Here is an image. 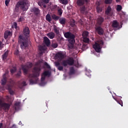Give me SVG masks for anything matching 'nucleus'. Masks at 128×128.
I'll list each match as a JSON object with an SVG mask.
<instances>
[{
    "label": "nucleus",
    "mask_w": 128,
    "mask_h": 128,
    "mask_svg": "<svg viewBox=\"0 0 128 128\" xmlns=\"http://www.w3.org/2000/svg\"><path fill=\"white\" fill-rule=\"evenodd\" d=\"M42 63L40 61H38L36 64V66L33 70V74H30L29 75V78L30 84H38V76H40V70H42Z\"/></svg>",
    "instance_id": "f257e3e1"
},
{
    "label": "nucleus",
    "mask_w": 128,
    "mask_h": 128,
    "mask_svg": "<svg viewBox=\"0 0 128 128\" xmlns=\"http://www.w3.org/2000/svg\"><path fill=\"white\" fill-rule=\"evenodd\" d=\"M28 6L30 4L28 3V0H22L18 2L16 5L15 10H18V8H20L22 10H28Z\"/></svg>",
    "instance_id": "f03ea898"
},
{
    "label": "nucleus",
    "mask_w": 128,
    "mask_h": 128,
    "mask_svg": "<svg viewBox=\"0 0 128 128\" xmlns=\"http://www.w3.org/2000/svg\"><path fill=\"white\" fill-rule=\"evenodd\" d=\"M19 42L20 44V48L22 50H24L26 48H28V38H24L22 36H19Z\"/></svg>",
    "instance_id": "7ed1b4c3"
},
{
    "label": "nucleus",
    "mask_w": 128,
    "mask_h": 128,
    "mask_svg": "<svg viewBox=\"0 0 128 128\" xmlns=\"http://www.w3.org/2000/svg\"><path fill=\"white\" fill-rule=\"evenodd\" d=\"M62 64L64 66H66L68 64V66H72L74 64L76 68H78V62H77L76 64H74V58H70L67 60H64L62 62Z\"/></svg>",
    "instance_id": "20e7f679"
},
{
    "label": "nucleus",
    "mask_w": 128,
    "mask_h": 128,
    "mask_svg": "<svg viewBox=\"0 0 128 128\" xmlns=\"http://www.w3.org/2000/svg\"><path fill=\"white\" fill-rule=\"evenodd\" d=\"M103 46L104 41L100 40L99 41L96 42L95 44H93L92 46L96 52H100V50H102V48Z\"/></svg>",
    "instance_id": "39448f33"
},
{
    "label": "nucleus",
    "mask_w": 128,
    "mask_h": 128,
    "mask_svg": "<svg viewBox=\"0 0 128 128\" xmlns=\"http://www.w3.org/2000/svg\"><path fill=\"white\" fill-rule=\"evenodd\" d=\"M50 76V71H45L44 72L42 75L41 82L40 84V86H46V83H44V82L46 78V76Z\"/></svg>",
    "instance_id": "423d86ee"
},
{
    "label": "nucleus",
    "mask_w": 128,
    "mask_h": 128,
    "mask_svg": "<svg viewBox=\"0 0 128 128\" xmlns=\"http://www.w3.org/2000/svg\"><path fill=\"white\" fill-rule=\"evenodd\" d=\"M32 64L30 62H28L25 66H21L24 74H28V69L30 68H32Z\"/></svg>",
    "instance_id": "0eeeda50"
},
{
    "label": "nucleus",
    "mask_w": 128,
    "mask_h": 128,
    "mask_svg": "<svg viewBox=\"0 0 128 128\" xmlns=\"http://www.w3.org/2000/svg\"><path fill=\"white\" fill-rule=\"evenodd\" d=\"M10 105L4 102V99L0 98V108H3L4 110H8L10 108Z\"/></svg>",
    "instance_id": "6e6552de"
},
{
    "label": "nucleus",
    "mask_w": 128,
    "mask_h": 128,
    "mask_svg": "<svg viewBox=\"0 0 128 128\" xmlns=\"http://www.w3.org/2000/svg\"><path fill=\"white\" fill-rule=\"evenodd\" d=\"M14 84V80H10V84L7 85L6 87V90H8L11 96H14V91L12 90V84Z\"/></svg>",
    "instance_id": "1a4fd4ad"
},
{
    "label": "nucleus",
    "mask_w": 128,
    "mask_h": 128,
    "mask_svg": "<svg viewBox=\"0 0 128 128\" xmlns=\"http://www.w3.org/2000/svg\"><path fill=\"white\" fill-rule=\"evenodd\" d=\"M64 36L66 38H68V41L74 40V35L70 33V32H66L64 34Z\"/></svg>",
    "instance_id": "9d476101"
},
{
    "label": "nucleus",
    "mask_w": 128,
    "mask_h": 128,
    "mask_svg": "<svg viewBox=\"0 0 128 128\" xmlns=\"http://www.w3.org/2000/svg\"><path fill=\"white\" fill-rule=\"evenodd\" d=\"M95 30L96 32H97L98 34H100V36L104 34V29L100 27V26H96Z\"/></svg>",
    "instance_id": "9b49d317"
},
{
    "label": "nucleus",
    "mask_w": 128,
    "mask_h": 128,
    "mask_svg": "<svg viewBox=\"0 0 128 128\" xmlns=\"http://www.w3.org/2000/svg\"><path fill=\"white\" fill-rule=\"evenodd\" d=\"M56 58L58 60H62L64 58V54L62 52H58L56 54Z\"/></svg>",
    "instance_id": "f8f14e48"
},
{
    "label": "nucleus",
    "mask_w": 128,
    "mask_h": 128,
    "mask_svg": "<svg viewBox=\"0 0 128 128\" xmlns=\"http://www.w3.org/2000/svg\"><path fill=\"white\" fill-rule=\"evenodd\" d=\"M106 14H107V16H112V14H114V12H112V8H110V6H108L107 8V9L106 11Z\"/></svg>",
    "instance_id": "ddd939ff"
},
{
    "label": "nucleus",
    "mask_w": 128,
    "mask_h": 128,
    "mask_svg": "<svg viewBox=\"0 0 128 128\" xmlns=\"http://www.w3.org/2000/svg\"><path fill=\"white\" fill-rule=\"evenodd\" d=\"M31 12H34L36 14V16H38V14H40V9L38 8H33L31 9Z\"/></svg>",
    "instance_id": "4468645a"
},
{
    "label": "nucleus",
    "mask_w": 128,
    "mask_h": 128,
    "mask_svg": "<svg viewBox=\"0 0 128 128\" xmlns=\"http://www.w3.org/2000/svg\"><path fill=\"white\" fill-rule=\"evenodd\" d=\"M68 48L69 49H72L74 48V42H76V40L74 39H72V40H70L68 41Z\"/></svg>",
    "instance_id": "2eb2a0df"
},
{
    "label": "nucleus",
    "mask_w": 128,
    "mask_h": 128,
    "mask_svg": "<svg viewBox=\"0 0 128 128\" xmlns=\"http://www.w3.org/2000/svg\"><path fill=\"white\" fill-rule=\"evenodd\" d=\"M39 50H40V54H42V53L44 52L46 50V46H39Z\"/></svg>",
    "instance_id": "dca6fc26"
},
{
    "label": "nucleus",
    "mask_w": 128,
    "mask_h": 128,
    "mask_svg": "<svg viewBox=\"0 0 128 128\" xmlns=\"http://www.w3.org/2000/svg\"><path fill=\"white\" fill-rule=\"evenodd\" d=\"M23 33L26 36H28V34H30V28L28 27H26L23 30Z\"/></svg>",
    "instance_id": "f3484780"
},
{
    "label": "nucleus",
    "mask_w": 128,
    "mask_h": 128,
    "mask_svg": "<svg viewBox=\"0 0 128 128\" xmlns=\"http://www.w3.org/2000/svg\"><path fill=\"white\" fill-rule=\"evenodd\" d=\"M44 44H46V46H50V39H48V37H44Z\"/></svg>",
    "instance_id": "a211bd4d"
},
{
    "label": "nucleus",
    "mask_w": 128,
    "mask_h": 128,
    "mask_svg": "<svg viewBox=\"0 0 128 128\" xmlns=\"http://www.w3.org/2000/svg\"><path fill=\"white\" fill-rule=\"evenodd\" d=\"M59 22L60 24L64 26V24H66V19L64 18H59Z\"/></svg>",
    "instance_id": "6ab92c4d"
},
{
    "label": "nucleus",
    "mask_w": 128,
    "mask_h": 128,
    "mask_svg": "<svg viewBox=\"0 0 128 128\" xmlns=\"http://www.w3.org/2000/svg\"><path fill=\"white\" fill-rule=\"evenodd\" d=\"M112 28H122V26L120 27V26L118 25V22L116 20H114L112 22Z\"/></svg>",
    "instance_id": "aec40b11"
},
{
    "label": "nucleus",
    "mask_w": 128,
    "mask_h": 128,
    "mask_svg": "<svg viewBox=\"0 0 128 128\" xmlns=\"http://www.w3.org/2000/svg\"><path fill=\"white\" fill-rule=\"evenodd\" d=\"M55 66L58 68V70H64V67L60 66V64L59 62H55Z\"/></svg>",
    "instance_id": "412c9836"
},
{
    "label": "nucleus",
    "mask_w": 128,
    "mask_h": 128,
    "mask_svg": "<svg viewBox=\"0 0 128 128\" xmlns=\"http://www.w3.org/2000/svg\"><path fill=\"white\" fill-rule=\"evenodd\" d=\"M88 2V0H78L77 4L78 6H82L84 4V2Z\"/></svg>",
    "instance_id": "4be33fe9"
},
{
    "label": "nucleus",
    "mask_w": 128,
    "mask_h": 128,
    "mask_svg": "<svg viewBox=\"0 0 128 128\" xmlns=\"http://www.w3.org/2000/svg\"><path fill=\"white\" fill-rule=\"evenodd\" d=\"M55 36L56 35L54 33V32H50L47 34V36H48L49 38H50V40H52V38H54Z\"/></svg>",
    "instance_id": "5701e85b"
},
{
    "label": "nucleus",
    "mask_w": 128,
    "mask_h": 128,
    "mask_svg": "<svg viewBox=\"0 0 128 128\" xmlns=\"http://www.w3.org/2000/svg\"><path fill=\"white\" fill-rule=\"evenodd\" d=\"M14 108L16 110H20V102H16L14 104Z\"/></svg>",
    "instance_id": "b1692460"
},
{
    "label": "nucleus",
    "mask_w": 128,
    "mask_h": 128,
    "mask_svg": "<svg viewBox=\"0 0 128 128\" xmlns=\"http://www.w3.org/2000/svg\"><path fill=\"white\" fill-rule=\"evenodd\" d=\"M104 18L102 16H99L98 18V24L99 26H100L102 22H104Z\"/></svg>",
    "instance_id": "393cba45"
},
{
    "label": "nucleus",
    "mask_w": 128,
    "mask_h": 128,
    "mask_svg": "<svg viewBox=\"0 0 128 128\" xmlns=\"http://www.w3.org/2000/svg\"><path fill=\"white\" fill-rule=\"evenodd\" d=\"M24 86H26V82L23 81L22 82H19L18 83V86L20 88H22V87Z\"/></svg>",
    "instance_id": "a878e982"
},
{
    "label": "nucleus",
    "mask_w": 128,
    "mask_h": 128,
    "mask_svg": "<svg viewBox=\"0 0 128 128\" xmlns=\"http://www.w3.org/2000/svg\"><path fill=\"white\" fill-rule=\"evenodd\" d=\"M10 34H12V32L10 31H6L4 34V38L6 40V38H8V36H10Z\"/></svg>",
    "instance_id": "bb28decb"
},
{
    "label": "nucleus",
    "mask_w": 128,
    "mask_h": 128,
    "mask_svg": "<svg viewBox=\"0 0 128 128\" xmlns=\"http://www.w3.org/2000/svg\"><path fill=\"white\" fill-rule=\"evenodd\" d=\"M8 56V52L6 51L2 56V58L3 60H6Z\"/></svg>",
    "instance_id": "cd10ccee"
},
{
    "label": "nucleus",
    "mask_w": 128,
    "mask_h": 128,
    "mask_svg": "<svg viewBox=\"0 0 128 128\" xmlns=\"http://www.w3.org/2000/svg\"><path fill=\"white\" fill-rule=\"evenodd\" d=\"M6 83V74L4 75L3 78L2 80V84L4 86Z\"/></svg>",
    "instance_id": "c85d7f7f"
},
{
    "label": "nucleus",
    "mask_w": 128,
    "mask_h": 128,
    "mask_svg": "<svg viewBox=\"0 0 128 128\" xmlns=\"http://www.w3.org/2000/svg\"><path fill=\"white\" fill-rule=\"evenodd\" d=\"M52 20H60V16H56V15L54 14L52 15Z\"/></svg>",
    "instance_id": "c756f323"
},
{
    "label": "nucleus",
    "mask_w": 128,
    "mask_h": 128,
    "mask_svg": "<svg viewBox=\"0 0 128 128\" xmlns=\"http://www.w3.org/2000/svg\"><path fill=\"white\" fill-rule=\"evenodd\" d=\"M46 18L47 22H52V17L50 16V14H48L46 16Z\"/></svg>",
    "instance_id": "7c9ffc66"
},
{
    "label": "nucleus",
    "mask_w": 128,
    "mask_h": 128,
    "mask_svg": "<svg viewBox=\"0 0 128 128\" xmlns=\"http://www.w3.org/2000/svg\"><path fill=\"white\" fill-rule=\"evenodd\" d=\"M54 32H56V34H60V30H58V28L56 26H54Z\"/></svg>",
    "instance_id": "2f4dec72"
},
{
    "label": "nucleus",
    "mask_w": 128,
    "mask_h": 128,
    "mask_svg": "<svg viewBox=\"0 0 128 128\" xmlns=\"http://www.w3.org/2000/svg\"><path fill=\"white\" fill-rule=\"evenodd\" d=\"M75 70L74 68L72 67L70 68V71L69 72V74L70 76L72 74H74Z\"/></svg>",
    "instance_id": "473e14b6"
},
{
    "label": "nucleus",
    "mask_w": 128,
    "mask_h": 128,
    "mask_svg": "<svg viewBox=\"0 0 128 128\" xmlns=\"http://www.w3.org/2000/svg\"><path fill=\"white\" fill-rule=\"evenodd\" d=\"M82 38H88V32L85 31L82 33Z\"/></svg>",
    "instance_id": "72a5a7b5"
},
{
    "label": "nucleus",
    "mask_w": 128,
    "mask_h": 128,
    "mask_svg": "<svg viewBox=\"0 0 128 128\" xmlns=\"http://www.w3.org/2000/svg\"><path fill=\"white\" fill-rule=\"evenodd\" d=\"M60 2L62 4H68V0H60Z\"/></svg>",
    "instance_id": "f704fd0d"
},
{
    "label": "nucleus",
    "mask_w": 128,
    "mask_h": 128,
    "mask_svg": "<svg viewBox=\"0 0 128 128\" xmlns=\"http://www.w3.org/2000/svg\"><path fill=\"white\" fill-rule=\"evenodd\" d=\"M83 42L88 44L90 42V39L88 37H83Z\"/></svg>",
    "instance_id": "c9c22d12"
},
{
    "label": "nucleus",
    "mask_w": 128,
    "mask_h": 128,
    "mask_svg": "<svg viewBox=\"0 0 128 128\" xmlns=\"http://www.w3.org/2000/svg\"><path fill=\"white\" fill-rule=\"evenodd\" d=\"M122 10V7L120 5H117L116 7V11L117 12H120L121 10Z\"/></svg>",
    "instance_id": "e433bc0d"
},
{
    "label": "nucleus",
    "mask_w": 128,
    "mask_h": 128,
    "mask_svg": "<svg viewBox=\"0 0 128 128\" xmlns=\"http://www.w3.org/2000/svg\"><path fill=\"white\" fill-rule=\"evenodd\" d=\"M81 12L82 14H86V7L82 6L81 8Z\"/></svg>",
    "instance_id": "4c0bfd02"
},
{
    "label": "nucleus",
    "mask_w": 128,
    "mask_h": 128,
    "mask_svg": "<svg viewBox=\"0 0 128 128\" xmlns=\"http://www.w3.org/2000/svg\"><path fill=\"white\" fill-rule=\"evenodd\" d=\"M58 16H62V10L59 9L58 10Z\"/></svg>",
    "instance_id": "58836bf2"
},
{
    "label": "nucleus",
    "mask_w": 128,
    "mask_h": 128,
    "mask_svg": "<svg viewBox=\"0 0 128 128\" xmlns=\"http://www.w3.org/2000/svg\"><path fill=\"white\" fill-rule=\"evenodd\" d=\"M12 28H16V30H18V24L16 22H14L12 25Z\"/></svg>",
    "instance_id": "ea45409f"
},
{
    "label": "nucleus",
    "mask_w": 128,
    "mask_h": 128,
    "mask_svg": "<svg viewBox=\"0 0 128 128\" xmlns=\"http://www.w3.org/2000/svg\"><path fill=\"white\" fill-rule=\"evenodd\" d=\"M24 18L22 16H20L18 20V22H24Z\"/></svg>",
    "instance_id": "a19ab883"
},
{
    "label": "nucleus",
    "mask_w": 128,
    "mask_h": 128,
    "mask_svg": "<svg viewBox=\"0 0 128 128\" xmlns=\"http://www.w3.org/2000/svg\"><path fill=\"white\" fill-rule=\"evenodd\" d=\"M16 72V68L14 67L11 70H10V72L11 74H14V72Z\"/></svg>",
    "instance_id": "79ce46f5"
},
{
    "label": "nucleus",
    "mask_w": 128,
    "mask_h": 128,
    "mask_svg": "<svg viewBox=\"0 0 128 128\" xmlns=\"http://www.w3.org/2000/svg\"><path fill=\"white\" fill-rule=\"evenodd\" d=\"M112 0H105V4H112Z\"/></svg>",
    "instance_id": "37998d69"
},
{
    "label": "nucleus",
    "mask_w": 128,
    "mask_h": 128,
    "mask_svg": "<svg viewBox=\"0 0 128 128\" xmlns=\"http://www.w3.org/2000/svg\"><path fill=\"white\" fill-rule=\"evenodd\" d=\"M10 0H5V4L6 6H8V4H10Z\"/></svg>",
    "instance_id": "c03bdc74"
},
{
    "label": "nucleus",
    "mask_w": 128,
    "mask_h": 128,
    "mask_svg": "<svg viewBox=\"0 0 128 128\" xmlns=\"http://www.w3.org/2000/svg\"><path fill=\"white\" fill-rule=\"evenodd\" d=\"M96 10L98 12H102V9L101 8H100L98 6H97L96 8Z\"/></svg>",
    "instance_id": "a18cd8bd"
},
{
    "label": "nucleus",
    "mask_w": 128,
    "mask_h": 128,
    "mask_svg": "<svg viewBox=\"0 0 128 128\" xmlns=\"http://www.w3.org/2000/svg\"><path fill=\"white\" fill-rule=\"evenodd\" d=\"M44 65L47 68H50V66L48 63L44 62Z\"/></svg>",
    "instance_id": "49530a36"
},
{
    "label": "nucleus",
    "mask_w": 128,
    "mask_h": 128,
    "mask_svg": "<svg viewBox=\"0 0 128 128\" xmlns=\"http://www.w3.org/2000/svg\"><path fill=\"white\" fill-rule=\"evenodd\" d=\"M52 46L54 48H58V44L54 43L52 44Z\"/></svg>",
    "instance_id": "de8ad7c7"
},
{
    "label": "nucleus",
    "mask_w": 128,
    "mask_h": 128,
    "mask_svg": "<svg viewBox=\"0 0 128 128\" xmlns=\"http://www.w3.org/2000/svg\"><path fill=\"white\" fill-rule=\"evenodd\" d=\"M42 2H44V4H48L50 0H42Z\"/></svg>",
    "instance_id": "09e8293b"
},
{
    "label": "nucleus",
    "mask_w": 128,
    "mask_h": 128,
    "mask_svg": "<svg viewBox=\"0 0 128 128\" xmlns=\"http://www.w3.org/2000/svg\"><path fill=\"white\" fill-rule=\"evenodd\" d=\"M70 26H74L76 24V23L74 22V20L71 22L70 23Z\"/></svg>",
    "instance_id": "8fccbe9b"
},
{
    "label": "nucleus",
    "mask_w": 128,
    "mask_h": 128,
    "mask_svg": "<svg viewBox=\"0 0 128 128\" xmlns=\"http://www.w3.org/2000/svg\"><path fill=\"white\" fill-rule=\"evenodd\" d=\"M20 71L18 72V73L16 74V78H20Z\"/></svg>",
    "instance_id": "3c124183"
},
{
    "label": "nucleus",
    "mask_w": 128,
    "mask_h": 128,
    "mask_svg": "<svg viewBox=\"0 0 128 128\" xmlns=\"http://www.w3.org/2000/svg\"><path fill=\"white\" fill-rule=\"evenodd\" d=\"M6 98L8 100V102H12V100H10V97L8 96H6Z\"/></svg>",
    "instance_id": "603ef678"
},
{
    "label": "nucleus",
    "mask_w": 128,
    "mask_h": 128,
    "mask_svg": "<svg viewBox=\"0 0 128 128\" xmlns=\"http://www.w3.org/2000/svg\"><path fill=\"white\" fill-rule=\"evenodd\" d=\"M118 104H120V106H122V101L120 100V102L116 100Z\"/></svg>",
    "instance_id": "864d4df0"
},
{
    "label": "nucleus",
    "mask_w": 128,
    "mask_h": 128,
    "mask_svg": "<svg viewBox=\"0 0 128 128\" xmlns=\"http://www.w3.org/2000/svg\"><path fill=\"white\" fill-rule=\"evenodd\" d=\"M38 6H44V4L42 2H38Z\"/></svg>",
    "instance_id": "5fc2aeb1"
},
{
    "label": "nucleus",
    "mask_w": 128,
    "mask_h": 128,
    "mask_svg": "<svg viewBox=\"0 0 128 128\" xmlns=\"http://www.w3.org/2000/svg\"><path fill=\"white\" fill-rule=\"evenodd\" d=\"M2 43L1 42H0V48H2Z\"/></svg>",
    "instance_id": "6e6d98bb"
},
{
    "label": "nucleus",
    "mask_w": 128,
    "mask_h": 128,
    "mask_svg": "<svg viewBox=\"0 0 128 128\" xmlns=\"http://www.w3.org/2000/svg\"><path fill=\"white\" fill-rule=\"evenodd\" d=\"M14 54H18V50H16Z\"/></svg>",
    "instance_id": "4d7b16f0"
},
{
    "label": "nucleus",
    "mask_w": 128,
    "mask_h": 128,
    "mask_svg": "<svg viewBox=\"0 0 128 128\" xmlns=\"http://www.w3.org/2000/svg\"><path fill=\"white\" fill-rule=\"evenodd\" d=\"M0 128H2V123L0 124Z\"/></svg>",
    "instance_id": "13d9d810"
},
{
    "label": "nucleus",
    "mask_w": 128,
    "mask_h": 128,
    "mask_svg": "<svg viewBox=\"0 0 128 128\" xmlns=\"http://www.w3.org/2000/svg\"><path fill=\"white\" fill-rule=\"evenodd\" d=\"M19 124H20V126H22V122H19Z\"/></svg>",
    "instance_id": "bf43d9fd"
},
{
    "label": "nucleus",
    "mask_w": 128,
    "mask_h": 128,
    "mask_svg": "<svg viewBox=\"0 0 128 128\" xmlns=\"http://www.w3.org/2000/svg\"><path fill=\"white\" fill-rule=\"evenodd\" d=\"M120 0H116V2H120Z\"/></svg>",
    "instance_id": "052dcab7"
},
{
    "label": "nucleus",
    "mask_w": 128,
    "mask_h": 128,
    "mask_svg": "<svg viewBox=\"0 0 128 128\" xmlns=\"http://www.w3.org/2000/svg\"><path fill=\"white\" fill-rule=\"evenodd\" d=\"M16 128V125H13V126H12V128Z\"/></svg>",
    "instance_id": "680f3d73"
},
{
    "label": "nucleus",
    "mask_w": 128,
    "mask_h": 128,
    "mask_svg": "<svg viewBox=\"0 0 128 128\" xmlns=\"http://www.w3.org/2000/svg\"><path fill=\"white\" fill-rule=\"evenodd\" d=\"M43 6H44V8H46V5L44 4V5Z\"/></svg>",
    "instance_id": "e2e57ef3"
},
{
    "label": "nucleus",
    "mask_w": 128,
    "mask_h": 128,
    "mask_svg": "<svg viewBox=\"0 0 128 128\" xmlns=\"http://www.w3.org/2000/svg\"><path fill=\"white\" fill-rule=\"evenodd\" d=\"M81 24H82V22H81Z\"/></svg>",
    "instance_id": "0e129e2a"
},
{
    "label": "nucleus",
    "mask_w": 128,
    "mask_h": 128,
    "mask_svg": "<svg viewBox=\"0 0 128 128\" xmlns=\"http://www.w3.org/2000/svg\"><path fill=\"white\" fill-rule=\"evenodd\" d=\"M80 22H82V20H80Z\"/></svg>",
    "instance_id": "69168bd1"
},
{
    "label": "nucleus",
    "mask_w": 128,
    "mask_h": 128,
    "mask_svg": "<svg viewBox=\"0 0 128 128\" xmlns=\"http://www.w3.org/2000/svg\"><path fill=\"white\" fill-rule=\"evenodd\" d=\"M89 76V77H90V76Z\"/></svg>",
    "instance_id": "338daca9"
}]
</instances>
